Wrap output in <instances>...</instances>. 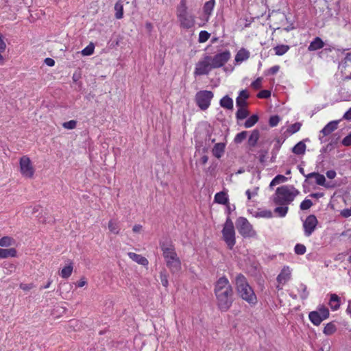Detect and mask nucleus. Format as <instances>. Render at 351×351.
I'll return each mask as SVG.
<instances>
[{
  "mask_svg": "<svg viewBox=\"0 0 351 351\" xmlns=\"http://www.w3.org/2000/svg\"><path fill=\"white\" fill-rule=\"evenodd\" d=\"M215 294L218 308L221 311H227L232 306L233 298V289L226 277H221L216 282Z\"/></svg>",
  "mask_w": 351,
  "mask_h": 351,
  "instance_id": "f257e3e1",
  "label": "nucleus"
},
{
  "mask_svg": "<svg viewBox=\"0 0 351 351\" xmlns=\"http://www.w3.org/2000/svg\"><path fill=\"white\" fill-rule=\"evenodd\" d=\"M236 289L239 296L250 305L254 306L257 303V297L249 285L246 278L241 274L235 277Z\"/></svg>",
  "mask_w": 351,
  "mask_h": 351,
  "instance_id": "f03ea898",
  "label": "nucleus"
},
{
  "mask_svg": "<svg viewBox=\"0 0 351 351\" xmlns=\"http://www.w3.org/2000/svg\"><path fill=\"white\" fill-rule=\"evenodd\" d=\"M162 255L167 267L172 273H178L181 270V261L177 255L174 246L171 244L162 243L160 244Z\"/></svg>",
  "mask_w": 351,
  "mask_h": 351,
  "instance_id": "7ed1b4c3",
  "label": "nucleus"
},
{
  "mask_svg": "<svg viewBox=\"0 0 351 351\" xmlns=\"http://www.w3.org/2000/svg\"><path fill=\"white\" fill-rule=\"evenodd\" d=\"M298 193L299 191L293 186L284 185L277 188L274 202L278 205L288 206L294 200Z\"/></svg>",
  "mask_w": 351,
  "mask_h": 351,
  "instance_id": "20e7f679",
  "label": "nucleus"
},
{
  "mask_svg": "<svg viewBox=\"0 0 351 351\" xmlns=\"http://www.w3.org/2000/svg\"><path fill=\"white\" fill-rule=\"evenodd\" d=\"M177 18L180 27L190 29L195 25V16L188 11L186 0H181L177 8Z\"/></svg>",
  "mask_w": 351,
  "mask_h": 351,
  "instance_id": "39448f33",
  "label": "nucleus"
},
{
  "mask_svg": "<svg viewBox=\"0 0 351 351\" xmlns=\"http://www.w3.org/2000/svg\"><path fill=\"white\" fill-rule=\"evenodd\" d=\"M222 238L228 248L232 250L236 243L235 230L232 221L230 217L226 219L222 230Z\"/></svg>",
  "mask_w": 351,
  "mask_h": 351,
  "instance_id": "423d86ee",
  "label": "nucleus"
},
{
  "mask_svg": "<svg viewBox=\"0 0 351 351\" xmlns=\"http://www.w3.org/2000/svg\"><path fill=\"white\" fill-rule=\"evenodd\" d=\"M236 226L239 234L245 238H252L256 236V232L254 230L252 225L243 217H239L237 219Z\"/></svg>",
  "mask_w": 351,
  "mask_h": 351,
  "instance_id": "0eeeda50",
  "label": "nucleus"
},
{
  "mask_svg": "<svg viewBox=\"0 0 351 351\" xmlns=\"http://www.w3.org/2000/svg\"><path fill=\"white\" fill-rule=\"evenodd\" d=\"M213 96L214 95L212 91L200 90L195 95L196 104L201 110H206L209 108Z\"/></svg>",
  "mask_w": 351,
  "mask_h": 351,
  "instance_id": "6e6552de",
  "label": "nucleus"
},
{
  "mask_svg": "<svg viewBox=\"0 0 351 351\" xmlns=\"http://www.w3.org/2000/svg\"><path fill=\"white\" fill-rule=\"evenodd\" d=\"M210 60V56L206 55L202 60L198 61V62L195 64L194 75H208L213 69Z\"/></svg>",
  "mask_w": 351,
  "mask_h": 351,
  "instance_id": "1a4fd4ad",
  "label": "nucleus"
},
{
  "mask_svg": "<svg viewBox=\"0 0 351 351\" xmlns=\"http://www.w3.org/2000/svg\"><path fill=\"white\" fill-rule=\"evenodd\" d=\"M20 169L22 175L27 178H32L34 173V169L31 160L27 156H23L20 159Z\"/></svg>",
  "mask_w": 351,
  "mask_h": 351,
  "instance_id": "9d476101",
  "label": "nucleus"
},
{
  "mask_svg": "<svg viewBox=\"0 0 351 351\" xmlns=\"http://www.w3.org/2000/svg\"><path fill=\"white\" fill-rule=\"evenodd\" d=\"M230 53L229 51L216 54L215 56H210V62L213 69L219 68L223 66L230 59Z\"/></svg>",
  "mask_w": 351,
  "mask_h": 351,
  "instance_id": "9b49d317",
  "label": "nucleus"
},
{
  "mask_svg": "<svg viewBox=\"0 0 351 351\" xmlns=\"http://www.w3.org/2000/svg\"><path fill=\"white\" fill-rule=\"evenodd\" d=\"M318 223V221L314 215H308L303 223L304 234L306 237H310L315 231Z\"/></svg>",
  "mask_w": 351,
  "mask_h": 351,
  "instance_id": "f8f14e48",
  "label": "nucleus"
},
{
  "mask_svg": "<svg viewBox=\"0 0 351 351\" xmlns=\"http://www.w3.org/2000/svg\"><path fill=\"white\" fill-rule=\"evenodd\" d=\"M307 178H315L317 184L325 186L326 188H330L332 186L329 183L326 182V178L324 175L319 173L313 172L307 174Z\"/></svg>",
  "mask_w": 351,
  "mask_h": 351,
  "instance_id": "ddd939ff",
  "label": "nucleus"
},
{
  "mask_svg": "<svg viewBox=\"0 0 351 351\" xmlns=\"http://www.w3.org/2000/svg\"><path fill=\"white\" fill-rule=\"evenodd\" d=\"M291 278V270L289 267H284L282 269L281 272L278 274L277 277V281L278 284L284 285L288 280H289Z\"/></svg>",
  "mask_w": 351,
  "mask_h": 351,
  "instance_id": "4468645a",
  "label": "nucleus"
},
{
  "mask_svg": "<svg viewBox=\"0 0 351 351\" xmlns=\"http://www.w3.org/2000/svg\"><path fill=\"white\" fill-rule=\"evenodd\" d=\"M249 94L246 90H241L239 96L236 99V104L237 107H246L247 106V99L249 97Z\"/></svg>",
  "mask_w": 351,
  "mask_h": 351,
  "instance_id": "2eb2a0df",
  "label": "nucleus"
},
{
  "mask_svg": "<svg viewBox=\"0 0 351 351\" xmlns=\"http://www.w3.org/2000/svg\"><path fill=\"white\" fill-rule=\"evenodd\" d=\"M324 46V43L319 37H316L314 38L313 41L310 43L308 47V50L310 51H316L323 48Z\"/></svg>",
  "mask_w": 351,
  "mask_h": 351,
  "instance_id": "dca6fc26",
  "label": "nucleus"
},
{
  "mask_svg": "<svg viewBox=\"0 0 351 351\" xmlns=\"http://www.w3.org/2000/svg\"><path fill=\"white\" fill-rule=\"evenodd\" d=\"M128 256L134 261L143 266L148 265V261L146 258L134 252H128Z\"/></svg>",
  "mask_w": 351,
  "mask_h": 351,
  "instance_id": "f3484780",
  "label": "nucleus"
},
{
  "mask_svg": "<svg viewBox=\"0 0 351 351\" xmlns=\"http://www.w3.org/2000/svg\"><path fill=\"white\" fill-rule=\"evenodd\" d=\"M337 121H330L320 131L324 136H328L337 128Z\"/></svg>",
  "mask_w": 351,
  "mask_h": 351,
  "instance_id": "a211bd4d",
  "label": "nucleus"
},
{
  "mask_svg": "<svg viewBox=\"0 0 351 351\" xmlns=\"http://www.w3.org/2000/svg\"><path fill=\"white\" fill-rule=\"evenodd\" d=\"M224 151L225 144L222 143L215 144L212 150L213 155L217 158H220L223 156Z\"/></svg>",
  "mask_w": 351,
  "mask_h": 351,
  "instance_id": "6ab92c4d",
  "label": "nucleus"
},
{
  "mask_svg": "<svg viewBox=\"0 0 351 351\" xmlns=\"http://www.w3.org/2000/svg\"><path fill=\"white\" fill-rule=\"evenodd\" d=\"M219 104L223 108L233 110V100L228 95H226L221 98Z\"/></svg>",
  "mask_w": 351,
  "mask_h": 351,
  "instance_id": "aec40b11",
  "label": "nucleus"
},
{
  "mask_svg": "<svg viewBox=\"0 0 351 351\" xmlns=\"http://www.w3.org/2000/svg\"><path fill=\"white\" fill-rule=\"evenodd\" d=\"M249 58L250 52L245 49H241L237 52L235 56V61L237 62H241L247 60Z\"/></svg>",
  "mask_w": 351,
  "mask_h": 351,
  "instance_id": "412c9836",
  "label": "nucleus"
},
{
  "mask_svg": "<svg viewBox=\"0 0 351 351\" xmlns=\"http://www.w3.org/2000/svg\"><path fill=\"white\" fill-rule=\"evenodd\" d=\"M16 250L14 248L3 249L0 248V258H7L8 257H15Z\"/></svg>",
  "mask_w": 351,
  "mask_h": 351,
  "instance_id": "4be33fe9",
  "label": "nucleus"
},
{
  "mask_svg": "<svg viewBox=\"0 0 351 351\" xmlns=\"http://www.w3.org/2000/svg\"><path fill=\"white\" fill-rule=\"evenodd\" d=\"M330 306L332 311H337L340 306V298L336 294H331L329 302Z\"/></svg>",
  "mask_w": 351,
  "mask_h": 351,
  "instance_id": "5701e85b",
  "label": "nucleus"
},
{
  "mask_svg": "<svg viewBox=\"0 0 351 351\" xmlns=\"http://www.w3.org/2000/svg\"><path fill=\"white\" fill-rule=\"evenodd\" d=\"M306 145L303 141L298 143L292 149V152L297 155H303L305 154Z\"/></svg>",
  "mask_w": 351,
  "mask_h": 351,
  "instance_id": "b1692460",
  "label": "nucleus"
},
{
  "mask_svg": "<svg viewBox=\"0 0 351 351\" xmlns=\"http://www.w3.org/2000/svg\"><path fill=\"white\" fill-rule=\"evenodd\" d=\"M215 202L223 205L228 204V198L226 193L222 191L216 193L215 195Z\"/></svg>",
  "mask_w": 351,
  "mask_h": 351,
  "instance_id": "393cba45",
  "label": "nucleus"
},
{
  "mask_svg": "<svg viewBox=\"0 0 351 351\" xmlns=\"http://www.w3.org/2000/svg\"><path fill=\"white\" fill-rule=\"evenodd\" d=\"M259 131L258 130H253L248 138V144L250 145V146L254 147L259 139Z\"/></svg>",
  "mask_w": 351,
  "mask_h": 351,
  "instance_id": "a878e982",
  "label": "nucleus"
},
{
  "mask_svg": "<svg viewBox=\"0 0 351 351\" xmlns=\"http://www.w3.org/2000/svg\"><path fill=\"white\" fill-rule=\"evenodd\" d=\"M309 319L315 326H319L323 319L318 315L317 311H312L308 315Z\"/></svg>",
  "mask_w": 351,
  "mask_h": 351,
  "instance_id": "bb28decb",
  "label": "nucleus"
},
{
  "mask_svg": "<svg viewBox=\"0 0 351 351\" xmlns=\"http://www.w3.org/2000/svg\"><path fill=\"white\" fill-rule=\"evenodd\" d=\"M73 264L70 263L68 265L63 267L60 271V276L63 278H68L71 276L73 271Z\"/></svg>",
  "mask_w": 351,
  "mask_h": 351,
  "instance_id": "cd10ccee",
  "label": "nucleus"
},
{
  "mask_svg": "<svg viewBox=\"0 0 351 351\" xmlns=\"http://www.w3.org/2000/svg\"><path fill=\"white\" fill-rule=\"evenodd\" d=\"M115 17L121 19L123 16V6L121 1H118L114 5Z\"/></svg>",
  "mask_w": 351,
  "mask_h": 351,
  "instance_id": "c85d7f7f",
  "label": "nucleus"
},
{
  "mask_svg": "<svg viewBox=\"0 0 351 351\" xmlns=\"http://www.w3.org/2000/svg\"><path fill=\"white\" fill-rule=\"evenodd\" d=\"M289 49V46L287 45H280L275 47L274 50L275 51L276 55L277 56H282L285 53L288 51Z\"/></svg>",
  "mask_w": 351,
  "mask_h": 351,
  "instance_id": "c756f323",
  "label": "nucleus"
},
{
  "mask_svg": "<svg viewBox=\"0 0 351 351\" xmlns=\"http://www.w3.org/2000/svg\"><path fill=\"white\" fill-rule=\"evenodd\" d=\"M239 109L236 113L237 119L242 120L245 119L249 115V112L245 107H238Z\"/></svg>",
  "mask_w": 351,
  "mask_h": 351,
  "instance_id": "7c9ffc66",
  "label": "nucleus"
},
{
  "mask_svg": "<svg viewBox=\"0 0 351 351\" xmlns=\"http://www.w3.org/2000/svg\"><path fill=\"white\" fill-rule=\"evenodd\" d=\"M258 121V117L256 114H253L249 117L245 122L244 126L246 128H250L254 125Z\"/></svg>",
  "mask_w": 351,
  "mask_h": 351,
  "instance_id": "2f4dec72",
  "label": "nucleus"
},
{
  "mask_svg": "<svg viewBox=\"0 0 351 351\" xmlns=\"http://www.w3.org/2000/svg\"><path fill=\"white\" fill-rule=\"evenodd\" d=\"M14 243V240L10 237H3L0 239V246L9 247Z\"/></svg>",
  "mask_w": 351,
  "mask_h": 351,
  "instance_id": "473e14b6",
  "label": "nucleus"
},
{
  "mask_svg": "<svg viewBox=\"0 0 351 351\" xmlns=\"http://www.w3.org/2000/svg\"><path fill=\"white\" fill-rule=\"evenodd\" d=\"M337 330V328L335 325L330 322L326 325V326L324 328V333L326 335H332Z\"/></svg>",
  "mask_w": 351,
  "mask_h": 351,
  "instance_id": "72a5a7b5",
  "label": "nucleus"
},
{
  "mask_svg": "<svg viewBox=\"0 0 351 351\" xmlns=\"http://www.w3.org/2000/svg\"><path fill=\"white\" fill-rule=\"evenodd\" d=\"M215 6V0H209L205 3L204 5V12L210 15L214 8Z\"/></svg>",
  "mask_w": 351,
  "mask_h": 351,
  "instance_id": "f704fd0d",
  "label": "nucleus"
},
{
  "mask_svg": "<svg viewBox=\"0 0 351 351\" xmlns=\"http://www.w3.org/2000/svg\"><path fill=\"white\" fill-rule=\"evenodd\" d=\"M287 180V178H286L285 176H284L282 175H278L271 180L269 186L271 187L273 186L280 184L282 182H285Z\"/></svg>",
  "mask_w": 351,
  "mask_h": 351,
  "instance_id": "c9c22d12",
  "label": "nucleus"
},
{
  "mask_svg": "<svg viewBox=\"0 0 351 351\" xmlns=\"http://www.w3.org/2000/svg\"><path fill=\"white\" fill-rule=\"evenodd\" d=\"M288 209L289 208L287 206H280L276 207L274 209V213H276L279 217H283L287 215Z\"/></svg>",
  "mask_w": 351,
  "mask_h": 351,
  "instance_id": "e433bc0d",
  "label": "nucleus"
},
{
  "mask_svg": "<svg viewBox=\"0 0 351 351\" xmlns=\"http://www.w3.org/2000/svg\"><path fill=\"white\" fill-rule=\"evenodd\" d=\"M108 229L110 231L115 234H118L120 231V228L118 226V223L113 221L112 220H110L108 222Z\"/></svg>",
  "mask_w": 351,
  "mask_h": 351,
  "instance_id": "4c0bfd02",
  "label": "nucleus"
},
{
  "mask_svg": "<svg viewBox=\"0 0 351 351\" xmlns=\"http://www.w3.org/2000/svg\"><path fill=\"white\" fill-rule=\"evenodd\" d=\"M298 291H300V298L302 300H306L308 296V292L307 291V287L304 284H300L298 288Z\"/></svg>",
  "mask_w": 351,
  "mask_h": 351,
  "instance_id": "58836bf2",
  "label": "nucleus"
},
{
  "mask_svg": "<svg viewBox=\"0 0 351 351\" xmlns=\"http://www.w3.org/2000/svg\"><path fill=\"white\" fill-rule=\"evenodd\" d=\"M247 135V131H243L240 133H238L234 137V142L236 144H239L242 143L246 138Z\"/></svg>",
  "mask_w": 351,
  "mask_h": 351,
  "instance_id": "ea45409f",
  "label": "nucleus"
},
{
  "mask_svg": "<svg viewBox=\"0 0 351 351\" xmlns=\"http://www.w3.org/2000/svg\"><path fill=\"white\" fill-rule=\"evenodd\" d=\"M210 34L206 31H201L199 34L198 40L199 43H205L210 38Z\"/></svg>",
  "mask_w": 351,
  "mask_h": 351,
  "instance_id": "a19ab883",
  "label": "nucleus"
},
{
  "mask_svg": "<svg viewBox=\"0 0 351 351\" xmlns=\"http://www.w3.org/2000/svg\"><path fill=\"white\" fill-rule=\"evenodd\" d=\"M94 49L93 44L90 43L82 51V54L83 56H90L93 53Z\"/></svg>",
  "mask_w": 351,
  "mask_h": 351,
  "instance_id": "79ce46f5",
  "label": "nucleus"
},
{
  "mask_svg": "<svg viewBox=\"0 0 351 351\" xmlns=\"http://www.w3.org/2000/svg\"><path fill=\"white\" fill-rule=\"evenodd\" d=\"M295 253L298 255H303L306 251L305 245L303 244H296L294 248Z\"/></svg>",
  "mask_w": 351,
  "mask_h": 351,
  "instance_id": "37998d69",
  "label": "nucleus"
},
{
  "mask_svg": "<svg viewBox=\"0 0 351 351\" xmlns=\"http://www.w3.org/2000/svg\"><path fill=\"white\" fill-rule=\"evenodd\" d=\"M302 126V124L299 122L295 123L292 125H291L288 129L287 131L291 134H294L300 130V128Z\"/></svg>",
  "mask_w": 351,
  "mask_h": 351,
  "instance_id": "c03bdc74",
  "label": "nucleus"
},
{
  "mask_svg": "<svg viewBox=\"0 0 351 351\" xmlns=\"http://www.w3.org/2000/svg\"><path fill=\"white\" fill-rule=\"evenodd\" d=\"M318 315L323 319V320L327 319L329 316V311L326 307H322L319 308Z\"/></svg>",
  "mask_w": 351,
  "mask_h": 351,
  "instance_id": "a18cd8bd",
  "label": "nucleus"
},
{
  "mask_svg": "<svg viewBox=\"0 0 351 351\" xmlns=\"http://www.w3.org/2000/svg\"><path fill=\"white\" fill-rule=\"evenodd\" d=\"M313 205V202L311 199H306L304 201L302 202L300 204V209L301 210H307L310 208Z\"/></svg>",
  "mask_w": 351,
  "mask_h": 351,
  "instance_id": "49530a36",
  "label": "nucleus"
},
{
  "mask_svg": "<svg viewBox=\"0 0 351 351\" xmlns=\"http://www.w3.org/2000/svg\"><path fill=\"white\" fill-rule=\"evenodd\" d=\"M77 125V121L75 120H71L67 122H64L62 124L63 128L68 130H72L74 129Z\"/></svg>",
  "mask_w": 351,
  "mask_h": 351,
  "instance_id": "de8ad7c7",
  "label": "nucleus"
},
{
  "mask_svg": "<svg viewBox=\"0 0 351 351\" xmlns=\"http://www.w3.org/2000/svg\"><path fill=\"white\" fill-rule=\"evenodd\" d=\"M280 117L278 115L271 116L269 120V124L271 127L276 126L280 122Z\"/></svg>",
  "mask_w": 351,
  "mask_h": 351,
  "instance_id": "09e8293b",
  "label": "nucleus"
},
{
  "mask_svg": "<svg viewBox=\"0 0 351 351\" xmlns=\"http://www.w3.org/2000/svg\"><path fill=\"white\" fill-rule=\"evenodd\" d=\"M257 217L271 218L272 217V213L270 210H262L256 214Z\"/></svg>",
  "mask_w": 351,
  "mask_h": 351,
  "instance_id": "8fccbe9b",
  "label": "nucleus"
},
{
  "mask_svg": "<svg viewBox=\"0 0 351 351\" xmlns=\"http://www.w3.org/2000/svg\"><path fill=\"white\" fill-rule=\"evenodd\" d=\"M160 281L162 285L167 287L168 286V279H167V275L165 272H160Z\"/></svg>",
  "mask_w": 351,
  "mask_h": 351,
  "instance_id": "3c124183",
  "label": "nucleus"
},
{
  "mask_svg": "<svg viewBox=\"0 0 351 351\" xmlns=\"http://www.w3.org/2000/svg\"><path fill=\"white\" fill-rule=\"evenodd\" d=\"M270 95H271V92L269 90H262L258 93L257 96L258 98L267 99V98L269 97Z\"/></svg>",
  "mask_w": 351,
  "mask_h": 351,
  "instance_id": "603ef678",
  "label": "nucleus"
},
{
  "mask_svg": "<svg viewBox=\"0 0 351 351\" xmlns=\"http://www.w3.org/2000/svg\"><path fill=\"white\" fill-rule=\"evenodd\" d=\"M262 78L258 77L255 81H254L251 86L255 89H258L261 87Z\"/></svg>",
  "mask_w": 351,
  "mask_h": 351,
  "instance_id": "864d4df0",
  "label": "nucleus"
},
{
  "mask_svg": "<svg viewBox=\"0 0 351 351\" xmlns=\"http://www.w3.org/2000/svg\"><path fill=\"white\" fill-rule=\"evenodd\" d=\"M258 187H256L253 192H251L250 190H247L245 193L247 196V199L250 200L251 199L252 197V196H255L258 194Z\"/></svg>",
  "mask_w": 351,
  "mask_h": 351,
  "instance_id": "5fc2aeb1",
  "label": "nucleus"
},
{
  "mask_svg": "<svg viewBox=\"0 0 351 351\" xmlns=\"http://www.w3.org/2000/svg\"><path fill=\"white\" fill-rule=\"evenodd\" d=\"M342 144L345 146H349L351 145V133H350L343 139Z\"/></svg>",
  "mask_w": 351,
  "mask_h": 351,
  "instance_id": "6e6d98bb",
  "label": "nucleus"
},
{
  "mask_svg": "<svg viewBox=\"0 0 351 351\" xmlns=\"http://www.w3.org/2000/svg\"><path fill=\"white\" fill-rule=\"evenodd\" d=\"M341 215L343 217H349L351 216V206L349 208L343 209L341 211Z\"/></svg>",
  "mask_w": 351,
  "mask_h": 351,
  "instance_id": "4d7b16f0",
  "label": "nucleus"
},
{
  "mask_svg": "<svg viewBox=\"0 0 351 351\" xmlns=\"http://www.w3.org/2000/svg\"><path fill=\"white\" fill-rule=\"evenodd\" d=\"M87 284V281L84 277L80 278V280L77 282V286L78 287H82Z\"/></svg>",
  "mask_w": 351,
  "mask_h": 351,
  "instance_id": "13d9d810",
  "label": "nucleus"
},
{
  "mask_svg": "<svg viewBox=\"0 0 351 351\" xmlns=\"http://www.w3.org/2000/svg\"><path fill=\"white\" fill-rule=\"evenodd\" d=\"M336 172L334 170H329V171H327L326 172V176L329 178V179H333L336 177Z\"/></svg>",
  "mask_w": 351,
  "mask_h": 351,
  "instance_id": "bf43d9fd",
  "label": "nucleus"
},
{
  "mask_svg": "<svg viewBox=\"0 0 351 351\" xmlns=\"http://www.w3.org/2000/svg\"><path fill=\"white\" fill-rule=\"evenodd\" d=\"M33 287L32 284H21L20 288L25 291H28Z\"/></svg>",
  "mask_w": 351,
  "mask_h": 351,
  "instance_id": "052dcab7",
  "label": "nucleus"
},
{
  "mask_svg": "<svg viewBox=\"0 0 351 351\" xmlns=\"http://www.w3.org/2000/svg\"><path fill=\"white\" fill-rule=\"evenodd\" d=\"M45 63L49 66H53L55 64V61L50 58H47L45 59Z\"/></svg>",
  "mask_w": 351,
  "mask_h": 351,
  "instance_id": "680f3d73",
  "label": "nucleus"
},
{
  "mask_svg": "<svg viewBox=\"0 0 351 351\" xmlns=\"http://www.w3.org/2000/svg\"><path fill=\"white\" fill-rule=\"evenodd\" d=\"M6 48V45L3 41L2 36L0 35V51H4Z\"/></svg>",
  "mask_w": 351,
  "mask_h": 351,
  "instance_id": "e2e57ef3",
  "label": "nucleus"
},
{
  "mask_svg": "<svg viewBox=\"0 0 351 351\" xmlns=\"http://www.w3.org/2000/svg\"><path fill=\"white\" fill-rule=\"evenodd\" d=\"M343 118L346 120H348V121L351 120V108H349V110L347 112H346Z\"/></svg>",
  "mask_w": 351,
  "mask_h": 351,
  "instance_id": "0e129e2a",
  "label": "nucleus"
},
{
  "mask_svg": "<svg viewBox=\"0 0 351 351\" xmlns=\"http://www.w3.org/2000/svg\"><path fill=\"white\" fill-rule=\"evenodd\" d=\"M142 229V226L140 224H136L133 227V232H139Z\"/></svg>",
  "mask_w": 351,
  "mask_h": 351,
  "instance_id": "69168bd1",
  "label": "nucleus"
},
{
  "mask_svg": "<svg viewBox=\"0 0 351 351\" xmlns=\"http://www.w3.org/2000/svg\"><path fill=\"white\" fill-rule=\"evenodd\" d=\"M279 70V66H274L270 68L269 71L271 74L276 73Z\"/></svg>",
  "mask_w": 351,
  "mask_h": 351,
  "instance_id": "338daca9",
  "label": "nucleus"
},
{
  "mask_svg": "<svg viewBox=\"0 0 351 351\" xmlns=\"http://www.w3.org/2000/svg\"><path fill=\"white\" fill-rule=\"evenodd\" d=\"M347 313L351 317V301L348 302V308L346 309Z\"/></svg>",
  "mask_w": 351,
  "mask_h": 351,
  "instance_id": "774afa93",
  "label": "nucleus"
}]
</instances>
